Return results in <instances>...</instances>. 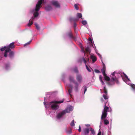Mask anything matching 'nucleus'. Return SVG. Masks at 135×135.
<instances>
[{"instance_id":"nucleus-1","label":"nucleus","mask_w":135,"mask_h":135,"mask_svg":"<svg viewBox=\"0 0 135 135\" xmlns=\"http://www.w3.org/2000/svg\"><path fill=\"white\" fill-rule=\"evenodd\" d=\"M105 80L107 81V83L110 86L114 85L115 82L117 84H118L119 81L115 76L111 77L110 79V78L107 76L105 74V75H103Z\"/></svg>"},{"instance_id":"nucleus-2","label":"nucleus","mask_w":135,"mask_h":135,"mask_svg":"<svg viewBox=\"0 0 135 135\" xmlns=\"http://www.w3.org/2000/svg\"><path fill=\"white\" fill-rule=\"evenodd\" d=\"M43 0H39L38 1L36 6L35 8L34 9V17H37L38 16L39 13L38 11L40 8L41 7V4L42 3Z\"/></svg>"},{"instance_id":"nucleus-3","label":"nucleus","mask_w":135,"mask_h":135,"mask_svg":"<svg viewBox=\"0 0 135 135\" xmlns=\"http://www.w3.org/2000/svg\"><path fill=\"white\" fill-rule=\"evenodd\" d=\"M64 100L61 101H52L50 103V105H51V108L52 109L54 110H56L59 108V106L57 105V103H61L63 102Z\"/></svg>"},{"instance_id":"nucleus-4","label":"nucleus","mask_w":135,"mask_h":135,"mask_svg":"<svg viewBox=\"0 0 135 135\" xmlns=\"http://www.w3.org/2000/svg\"><path fill=\"white\" fill-rule=\"evenodd\" d=\"M68 112L67 111L64 110L61 113H58L57 116V118H60L65 114L66 113H68Z\"/></svg>"},{"instance_id":"nucleus-5","label":"nucleus","mask_w":135,"mask_h":135,"mask_svg":"<svg viewBox=\"0 0 135 135\" xmlns=\"http://www.w3.org/2000/svg\"><path fill=\"white\" fill-rule=\"evenodd\" d=\"M76 78L78 81L81 83L82 80V77L81 75L80 74H77L76 75Z\"/></svg>"},{"instance_id":"nucleus-6","label":"nucleus","mask_w":135,"mask_h":135,"mask_svg":"<svg viewBox=\"0 0 135 135\" xmlns=\"http://www.w3.org/2000/svg\"><path fill=\"white\" fill-rule=\"evenodd\" d=\"M107 102V101L106 102H104V107L103 112L105 113H107V112L109 110V107L106 106V103Z\"/></svg>"},{"instance_id":"nucleus-7","label":"nucleus","mask_w":135,"mask_h":135,"mask_svg":"<svg viewBox=\"0 0 135 135\" xmlns=\"http://www.w3.org/2000/svg\"><path fill=\"white\" fill-rule=\"evenodd\" d=\"M52 4L56 7H60V5L57 1H53L52 2Z\"/></svg>"},{"instance_id":"nucleus-8","label":"nucleus","mask_w":135,"mask_h":135,"mask_svg":"<svg viewBox=\"0 0 135 135\" xmlns=\"http://www.w3.org/2000/svg\"><path fill=\"white\" fill-rule=\"evenodd\" d=\"M15 43L12 42L9 44V46L7 47V49H13L15 47V45H14Z\"/></svg>"},{"instance_id":"nucleus-9","label":"nucleus","mask_w":135,"mask_h":135,"mask_svg":"<svg viewBox=\"0 0 135 135\" xmlns=\"http://www.w3.org/2000/svg\"><path fill=\"white\" fill-rule=\"evenodd\" d=\"M102 62L103 64V68L102 69V71L103 75H105V74H106L105 73V71L106 70L105 66L103 62V61H102Z\"/></svg>"},{"instance_id":"nucleus-10","label":"nucleus","mask_w":135,"mask_h":135,"mask_svg":"<svg viewBox=\"0 0 135 135\" xmlns=\"http://www.w3.org/2000/svg\"><path fill=\"white\" fill-rule=\"evenodd\" d=\"M74 83L75 84L74 88L75 91H77L78 90L79 84L78 83L76 82H75Z\"/></svg>"},{"instance_id":"nucleus-11","label":"nucleus","mask_w":135,"mask_h":135,"mask_svg":"<svg viewBox=\"0 0 135 135\" xmlns=\"http://www.w3.org/2000/svg\"><path fill=\"white\" fill-rule=\"evenodd\" d=\"M90 58L92 59L93 63L94 62L97 60L96 57L94 55H91L90 56Z\"/></svg>"},{"instance_id":"nucleus-12","label":"nucleus","mask_w":135,"mask_h":135,"mask_svg":"<svg viewBox=\"0 0 135 135\" xmlns=\"http://www.w3.org/2000/svg\"><path fill=\"white\" fill-rule=\"evenodd\" d=\"M69 79L70 83L73 82L74 83L76 82L75 81L74 77L72 76H70Z\"/></svg>"},{"instance_id":"nucleus-13","label":"nucleus","mask_w":135,"mask_h":135,"mask_svg":"<svg viewBox=\"0 0 135 135\" xmlns=\"http://www.w3.org/2000/svg\"><path fill=\"white\" fill-rule=\"evenodd\" d=\"M11 51V49H7L6 50L4 54V56L5 57H7L8 52H9Z\"/></svg>"},{"instance_id":"nucleus-14","label":"nucleus","mask_w":135,"mask_h":135,"mask_svg":"<svg viewBox=\"0 0 135 135\" xmlns=\"http://www.w3.org/2000/svg\"><path fill=\"white\" fill-rule=\"evenodd\" d=\"M67 35L70 38L73 39L75 38V37L73 36V34L71 31L68 33Z\"/></svg>"},{"instance_id":"nucleus-15","label":"nucleus","mask_w":135,"mask_h":135,"mask_svg":"<svg viewBox=\"0 0 135 135\" xmlns=\"http://www.w3.org/2000/svg\"><path fill=\"white\" fill-rule=\"evenodd\" d=\"M107 113H105L103 112L101 116V119H105L107 117Z\"/></svg>"},{"instance_id":"nucleus-16","label":"nucleus","mask_w":135,"mask_h":135,"mask_svg":"<svg viewBox=\"0 0 135 135\" xmlns=\"http://www.w3.org/2000/svg\"><path fill=\"white\" fill-rule=\"evenodd\" d=\"M89 129L88 128H85L84 130V132L85 135L88 134L89 132Z\"/></svg>"},{"instance_id":"nucleus-17","label":"nucleus","mask_w":135,"mask_h":135,"mask_svg":"<svg viewBox=\"0 0 135 135\" xmlns=\"http://www.w3.org/2000/svg\"><path fill=\"white\" fill-rule=\"evenodd\" d=\"M33 17H32V19H31L30 20L28 24V26H30L33 23Z\"/></svg>"},{"instance_id":"nucleus-18","label":"nucleus","mask_w":135,"mask_h":135,"mask_svg":"<svg viewBox=\"0 0 135 135\" xmlns=\"http://www.w3.org/2000/svg\"><path fill=\"white\" fill-rule=\"evenodd\" d=\"M9 52V56L10 58H12L13 56L14 55V52L13 51H11Z\"/></svg>"},{"instance_id":"nucleus-19","label":"nucleus","mask_w":135,"mask_h":135,"mask_svg":"<svg viewBox=\"0 0 135 135\" xmlns=\"http://www.w3.org/2000/svg\"><path fill=\"white\" fill-rule=\"evenodd\" d=\"M35 25L36 29L38 30L39 31L40 30V27L39 25L37 23H35Z\"/></svg>"},{"instance_id":"nucleus-20","label":"nucleus","mask_w":135,"mask_h":135,"mask_svg":"<svg viewBox=\"0 0 135 135\" xmlns=\"http://www.w3.org/2000/svg\"><path fill=\"white\" fill-rule=\"evenodd\" d=\"M70 87L71 88V89H69L68 90V91L69 94V95H70V96L71 97L72 96V95L71 94V93L72 92V89L73 88V86H72L70 85Z\"/></svg>"},{"instance_id":"nucleus-21","label":"nucleus","mask_w":135,"mask_h":135,"mask_svg":"<svg viewBox=\"0 0 135 135\" xmlns=\"http://www.w3.org/2000/svg\"><path fill=\"white\" fill-rule=\"evenodd\" d=\"M103 77L101 75H100L99 76V79L100 81L102 83V85H103L104 84V83L102 80Z\"/></svg>"},{"instance_id":"nucleus-22","label":"nucleus","mask_w":135,"mask_h":135,"mask_svg":"<svg viewBox=\"0 0 135 135\" xmlns=\"http://www.w3.org/2000/svg\"><path fill=\"white\" fill-rule=\"evenodd\" d=\"M73 109V108L71 107L70 106L67 109V110H65V111H67L68 112V113L70 112V111H72Z\"/></svg>"},{"instance_id":"nucleus-23","label":"nucleus","mask_w":135,"mask_h":135,"mask_svg":"<svg viewBox=\"0 0 135 135\" xmlns=\"http://www.w3.org/2000/svg\"><path fill=\"white\" fill-rule=\"evenodd\" d=\"M89 130L91 131V133L93 134H94L95 133V132L94 129L91 127H90L89 128Z\"/></svg>"},{"instance_id":"nucleus-24","label":"nucleus","mask_w":135,"mask_h":135,"mask_svg":"<svg viewBox=\"0 0 135 135\" xmlns=\"http://www.w3.org/2000/svg\"><path fill=\"white\" fill-rule=\"evenodd\" d=\"M103 90L104 92V93H105V94L107 95V91L105 86L104 87Z\"/></svg>"},{"instance_id":"nucleus-25","label":"nucleus","mask_w":135,"mask_h":135,"mask_svg":"<svg viewBox=\"0 0 135 135\" xmlns=\"http://www.w3.org/2000/svg\"><path fill=\"white\" fill-rule=\"evenodd\" d=\"M104 122L105 125H107L109 124V122L107 119H104Z\"/></svg>"},{"instance_id":"nucleus-26","label":"nucleus","mask_w":135,"mask_h":135,"mask_svg":"<svg viewBox=\"0 0 135 135\" xmlns=\"http://www.w3.org/2000/svg\"><path fill=\"white\" fill-rule=\"evenodd\" d=\"M85 51L87 52H88L89 53L90 52V49L89 47L88 46L85 49Z\"/></svg>"},{"instance_id":"nucleus-27","label":"nucleus","mask_w":135,"mask_h":135,"mask_svg":"<svg viewBox=\"0 0 135 135\" xmlns=\"http://www.w3.org/2000/svg\"><path fill=\"white\" fill-rule=\"evenodd\" d=\"M70 125L72 126L73 127L74 126L75 124H74V120H73L71 122V123L70 124Z\"/></svg>"},{"instance_id":"nucleus-28","label":"nucleus","mask_w":135,"mask_h":135,"mask_svg":"<svg viewBox=\"0 0 135 135\" xmlns=\"http://www.w3.org/2000/svg\"><path fill=\"white\" fill-rule=\"evenodd\" d=\"M107 95H103V97L106 100L108 99V97L107 96Z\"/></svg>"},{"instance_id":"nucleus-29","label":"nucleus","mask_w":135,"mask_h":135,"mask_svg":"<svg viewBox=\"0 0 135 135\" xmlns=\"http://www.w3.org/2000/svg\"><path fill=\"white\" fill-rule=\"evenodd\" d=\"M82 23V24L84 25H85L87 24V22L85 20L83 21Z\"/></svg>"},{"instance_id":"nucleus-30","label":"nucleus","mask_w":135,"mask_h":135,"mask_svg":"<svg viewBox=\"0 0 135 135\" xmlns=\"http://www.w3.org/2000/svg\"><path fill=\"white\" fill-rule=\"evenodd\" d=\"M31 42V41H30L29 42L25 44H24V47H26L27 45H29L30 44Z\"/></svg>"},{"instance_id":"nucleus-31","label":"nucleus","mask_w":135,"mask_h":135,"mask_svg":"<svg viewBox=\"0 0 135 135\" xmlns=\"http://www.w3.org/2000/svg\"><path fill=\"white\" fill-rule=\"evenodd\" d=\"M78 4H74L75 8L77 10H78L79 9L78 6Z\"/></svg>"},{"instance_id":"nucleus-32","label":"nucleus","mask_w":135,"mask_h":135,"mask_svg":"<svg viewBox=\"0 0 135 135\" xmlns=\"http://www.w3.org/2000/svg\"><path fill=\"white\" fill-rule=\"evenodd\" d=\"M74 71L76 73H78V72L77 68L76 67H75L74 68Z\"/></svg>"},{"instance_id":"nucleus-33","label":"nucleus","mask_w":135,"mask_h":135,"mask_svg":"<svg viewBox=\"0 0 135 135\" xmlns=\"http://www.w3.org/2000/svg\"><path fill=\"white\" fill-rule=\"evenodd\" d=\"M6 46H4V47L2 48L1 49V50L2 51H3L6 50Z\"/></svg>"},{"instance_id":"nucleus-34","label":"nucleus","mask_w":135,"mask_h":135,"mask_svg":"<svg viewBox=\"0 0 135 135\" xmlns=\"http://www.w3.org/2000/svg\"><path fill=\"white\" fill-rule=\"evenodd\" d=\"M83 88L84 89V93L86 91L87 89V87L85 86H84L83 87Z\"/></svg>"},{"instance_id":"nucleus-35","label":"nucleus","mask_w":135,"mask_h":135,"mask_svg":"<svg viewBox=\"0 0 135 135\" xmlns=\"http://www.w3.org/2000/svg\"><path fill=\"white\" fill-rule=\"evenodd\" d=\"M82 15L81 13H78L77 14V17H82Z\"/></svg>"},{"instance_id":"nucleus-36","label":"nucleus","mask_w":135,"mask_h":135,"mask_svg":"<svg viewBox=\"0 0 135 135\" xmlns=\"http://www.w3.org/2000/svg\"><path fill=\"white\" fill-rule=\"evenodd\" d=\"M72 131V129L71 128L70 130H69V131H67V132L68 134H70L71 133Z\"/></svg>"},{"instance_id":"nucleus-37","label":"nucleus","mask_w":135,"mask_h":135,"mask_svg":"<svg viewBox=\"0 0 135 135\" xmlns=\"http://www.w3.org/2000/svg\"><path fill=\"white\" fill-rule=\"evenodd\" d=\"M86 68L87 70L89 72L91 71L90 70L88 66L87 65H86Z\"/></svg>"},{"instance_id":"nucleus-38","label":"nucleus","mask_w":135,"mask_h":135,"mask_svg":"<svg viewBox=\"0 0 135 135\" xmlns=\"http://www.w3.org/2000/svg\"><path fill=\"white\" fill-rule=\"evenodd\" d=\"M94 71L97 73H100V71L98 69H95L94 70Z\"/></svg>"},{"instance_id":"nucleus-39","label":"nucleus","mask_w":135,"mask_h":135,"mask_svg":"<svg viewBox=\"0 0 135 135\" xmlns=\"http://www.w3.org/2000/svg\"><path fill=\"white\" fill-rule=\"evenodd\" d=\"M131 87L133 88V89L135 90V85L133 84L132 85Z\"/></svg>"},{"instance_id":"nucleus-40","label":"nucleus","mask_w":135,"mask_h":135,"mask_svg":"<svg viewBox=\"0 0 135 135\" xmlns=\"http://www.w3.org/2000/svg\"><path fill=\"white\" fill-rule=\"evenodd\" d=\"M123 74H124V75L125 76V77L128 80H129V79L128 78V76L125 74H124V73H123Z\"/></svg>"},{"instance_id":"nucleus-41","label":"nucleus","mask_w":135,"mask_h":135,"mask_svg":"<svg viewBox=\"0 0 135 135\" xmlns=\"http://www.w3.org/2000/svg\"><path fill=\"white\" fill-rule=\"evenodd\" d=\"M123 74H124V75L125 76V77L128 80H129V79L128 78V76L125 74H124V73H123Z\"/></svg>"},{"instance_id":"nucleus-42","label":"nucleus","mask_w":135,"mask_h":135,"mask_svg":"<svg viewBox=\"0 0 135 135\" xmlns=\"http://www.w3.org/2000/svg\"><path fill=\"white\" fill-rule=\"evenodd\" d=\"M123 74H124V75L125 76V77L128 80H129V79L128 78V76L125 74H124V73H123Z\"/></svg>"},{"instance_id":"nucleus-43","label":"nucleus","mask_w":135,"mask_h":135,"mask_svg":"<svg viewBox=\"0 0 135 135\" xmlns=\"http://www.w3.org/2000/svg\"><path fill=\"white\" fill-rule=\"evenodd\" d=\"M30 12L33 14V16H34V9H33L32 11H30Z\"/></svg>"},{"instance_id":"nucleus-44","label":"nucleus","mask_w":135,"mask_h":135,"mask_svg":"<svg viewBox=\"0 0 135 135\" xmlns=\"http://www.w3.org/2000/svg\"><path fill=\"white\" fill-rule=\"evenodd\" d=\"M115 72H114L113 73H112L111 74L113 76V77H114L115 76L114 75L115 74Z\"/></svg>"},{"instance_id":"nucleus-45","label":"nucleus","mask_w":135,"mask_h":135,"mask_svg":"<svg viewBox=\"0 0 135 135\" xmlns=\"http://www.w3.org/2000/svg\"><path fill=\"white\" fill-rule=\"evenodd\" d=\"M78 131L79 132H80L81 131V129L80 126L79 127V129H78Z\"/></svg>"},{"instance_id":"nucleus-46","label":"nucleus","mask_w":135,"mask_h":135,"mask_svg":"<svg viewBox=\"0 0 135 135\" xmlns=\"http://www.w3.org/2000/svg\"><path fill=\"white\" fill-rule=\"evenodd\" d=\"M9 64H6V68H7L8 67H9Z\"/></svg>"},{"instance_id":"nucleus-47","label":"nucleus","mask_w":135,"mask_h":135,"mask_svg":"<svg viewBox=\"0 0 135 135\" xmlns=\"http://www.w3.org/2000/svg\"><path fill=\"white\" fill-rule=\"evenodd\" d=\"M89 40L91 42V43H92V41L91 39V38H89Z\"/></svg>"},{"instance_id":"nucleus-48","label":"nucleus","mask_w":135,"mask_h":135,"mask_svg":"<svg viewBox=\"0 0 135 135\" xmlns=\"http://www.w3.org/2000/svg\"><path fill=\"white\" fill-rule=\"evenodd\" d=\"M98 56H99V57L101 58V61H102V59H101V58H102V56H101V55L100 54H98Z\"/></svg>"},{"instance_id":"nucleus-49","label":"nucleus","mask_w":135,"mask_h":135,"mask_svg":"<svg viewBox=\"0 0 135 135\" xmlns=\"http://www.w3.org/2000/svg\"><path fill=\"white\" fill-rule=\"evenodd\" d=\"M100 100L103 103V102L104 100L103 98H101Z\"/></svg>"},{"instance_id":"nucleus-50","label":"nucleus","mask_w":135,"mask_h":135,"mask_svg":"<svg viewBox=\"0 0 135 135\" xmlns=\"http://www.w3.org/2000/svg\"><path fill=\"white\" fill-rule=\"evenodd\" d=\"M101 133L100 131H99V132L98 133L97 135H101Z\"/></svg>"},{"instance_id":"nucleus-51","label":"nucleus","mask_w":135,"mask_h":135,"mask_svg":"<svg viewBox=\"0 0 135 135\" xmlns=\"http://www.w3.org/2000/svg\"><path fill=\"white\" fill-rule=\"evenodd\" d=\"M84 62L85 64H86V60L84 58Z\"/></svg>"},{"instance_id":"nucleus-52","label":"nucleus","mask_w":135,"mask_h":135,"mask_svg":"<svg viewBox=\"0 0 135 135\" xmlns=\"http://www.w3.org/2000/svg\"><path fill=\"white\" fill-rule=\"evenodd\" d=\"M86 126H87V127H89L90 126V124H86Z\"/></svg>"},{"instance_id":"nucleus-53","label":"nucleus","mask_w":135,"mask_h":135,"mask_svg":"<svg viewBox=\"0 0 135 135\" xmlns=\"http://www.w3.org/2000/svg\"><path fill=\"white\" fill-rule=\"evenodd\" d=\"M73 20V19H72V18H70V21H72Z\"/></svg>"},{"instance_id":"nucleus-54","label":"nucleus","mask_w":135,"mask_h":135,"mask_svg":"<svg viewBox=\"0 0 135 135\" xmlns=\"http://www.w3.org/2000/svg\"><path fill=\"white\" fill-rule=\"evenodd\" d=\"M48 8H49L50 9H51V7H49Z\"/></svg>"},{"instance_id":"nucleus-55","label":"nucleus","mask_w":135,"mask_h":135,"mask_svg":"<svg viewBox=\"0 0 135 135\" xmlns=\"http://www.w3.org/2000/svg\"><path fill=\"white\" fill-rule=\"evenodd\" d=\"M73 21H74V22H75V21H75V20H73Z\"/></svg>"}]
</instances>
